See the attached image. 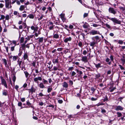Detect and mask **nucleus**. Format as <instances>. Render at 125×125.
I'll return each mask as SVG.
<instances>
[{"label": "nucleus", "mask_w": 125, "mask_h": 125, "mask_svg": "<svg viewBox=\"0 0 125 125\" xmlns=\"http://www.w3.org/2000/svg\"><path fill=\"white\" fill-rule=\"evenodd\" d=\"M5 2V7L8 9H11L12 6L11 5V3L9 0H4Z\"/></svg>", "instance_id": "f257e3e1"}, {"label": "nucleus", "mask_w": 125, "mask_h": 125, "mask_svg": "<svg viewBox=\"0 0 125 125\" xmlns=\"http://www.w3.org/2000/svg\"><path fill=\"white\" fill-rule=\"evenodd\" d=\"M1 84L4 86L6 88H7L8 86L6 80L1 77Z\"/></svg>", "instance_id": "f03ea898"}, {"label": "nucleus", "mask_w": 125, "mask_h": 125, "mask_svg": "<svg viewBox=\"0 0 125 125\" xmlns=\"http://www.w3.org/2000/svg\"><path fill=\"white\" fill-rule=\"evenodd\" d=\"M42 80V78L40 76H38L37 77H35L34 79V81L35 83H37L38 84H39L38 80L41 81Z\"/></svg>", "instance_id": "7ed1b4c3"}, {"label": "nucleus", "mask_w": 125, "mask_h": 125, "mask_svg": "<svg viewBox=\"0 0 125 125\" xmlns=\"http://www.w3.org/2000/svg\"><path fill=\"white\" fill-rule=\"evenodd\" d=\"M110 19L113 21L114 22L118 24H120L121 22L117 20L115 18H110Z\"/></svg>", "instance_id": "20e7f679"}, {"label": "nucleus", "mask_w": 125, "mask_h": 125, "mask_svg": "<svg viewBox=\"0 0 125 125\" xmlns=\"http://www.w3.org/2000/svg\"><path fill=\"white\" fill-rule=\"evenodd\" d=\"M109 11L110 13L115 14L116 13V12L113 8H110L109 9Z\"/></svg>", "instance_id": "39448f33"}, {"label": "nucleus", "mask_w": 125, "mask_h": 125, "mask_svg": "<svg viewBox=\"0 0 125 125\" xmlns=\"http://www.w3.org/2000/svg\"><path fill=\"white\" fill-rule=\"evenodd\" d=\"M22 25L23 26V27H24L23 28V29H25V28H26L27 29V30H25L23 29V31H26V32H27V31L28 32L29 31V28L28 27H27V25L26 23L25 22H23L22 24Z\"/></svg>", "instance_id": "423d86ee"}, {"label": "nucleus", "mask_w": 125, "mask_h": 125, "mask_svg": "<svg viewBox=\"0 0 125 125\" xmlns=\"http://www.w3.org/2000/svg\"><path fill=\"white\" fill-rule=\"evenodd\" d=\"M72 40V38L70 37L65 38L64 40V42L65 43H67L68 42H70Z\"/></svg>", "instance_id": "0eeeda50"}, {"label": "nucleus", "mask_w": 125, "mask_h": 125, "mask_svg": "<svg viewBox=\"0 0 125 125\" xmlns=\"http://www.w3.org/2000/svg\"><path fill=\"white\" fill-rule=\"evenodd\" d=\"M92 40L94 41L96 43H97L98 41H99V38L98 36H96L94 37H93L92 38Z\"/></svg>", "instance_id": "6e6552de"}, {"label": "nucleus", "mask_w": 125, "mask_h": 125, "mask_svg": "<svg viewBox=\"0 0 125 125\" xmlns=\"http://www.w3.org/2000/svg\"><path fill=\"white\" fill-rule=\"evenodd\" d=\"M98 33L97 31L94 30H92L90 32V34L93 35L97 34Z\"/></svg>", "instance_id": "1a4fd4ad"}, {"label": "nucleus", "mask_w": 125, "mask_h": 125, "mask_svg": "<svg viewBox=\"0 0 125 125\" xmlns=\"http://www.w3.org/2000/svg\"><path fill=\"white\" fill-rule=\"evenodd\" d=\"M2 94L3 95L5 96L8 95V91L5 89H4L2 92Z\"/></svg>", "instance_id": "9d476101"}, {"label": "nucleus", "mask_w": 125, "mask_h": 125, "mask_svg": "<svg viewBox=\"0 0 125 125\" xmlns=\"http://www.w3.org/2000/svg\"><path fill=\"white\" fill-rule=\"evenodd\" d=\"M31 30H33L34 31H37L38 29V27L37 26L34 27V26H32L31 27Z\"/></svg>", "instance_id": "9b49d317"}, {"label": "nucleus", "mask_w": 125, "mask_h": 125, "mask_svg": "<svg viewBox=\"0 0 125 125\" xmlns=\"http://www.w3.org/2000/svg\"><path fill=\"white\" fill-rule=\"evenodd\" d=\"M123 109V108L120 105L116 106L115 108V110L116 111L118 110L122 111Z\"/></svg>", "instance_id": "f8f14e48"}, {"label": "nucleus", "mask_w": 125, "mask_h": 125, "mask_svg": "<svg viewBox=\"0 0 125 125\" xmlns=\"http://www.w3.org/2000/svg\"><path fill=\"white\" fill-rule=\"evenodd\" d=\"M96 43L93 40L91 42L89 43L90 46H92L93 48L95 46V45Z\"/></svg>", "instance_id": "ddd939ff"}, {"label": "nucleus", "mask_w": 125, "mask_h": 125, "mask_svg": "<svg viewBox=\"0 0 125 125\" xmlns=\"http://www.w3.org/2000/svg\"><path fill=\"white\" fill-rule=\"evenodd\" d=\"M63 87L65 88H67L68 86V84L66 82H64L62 85Z\"/></svg>", "instance_id": "4468645a"}, {"label": "nucleus", "mask_w": 125, "mask_h": 125, "mask_svg": "<svg viewBox=\"0 0 125 125\" xmlns=\"http://www.w3.org/2000/svg\"><path fill=\"white\" fill-rule=\"evenodd\" d=\"M23 58L24 60L26 59L28 60V53L27 52H25L23 56Z\"/></svg>", "instance_id": "2eb2a0df"}, {"label": "nucleus", "mask_w": 125, "mask_h": 125, "mask_svg": "<svg viewBox=\"0 0 125 125\" xmlns=\"http://www.w3.org/2000/svg\"><path fill=\"white\" fill-rule=\"evenodd\" d=\"M58 58L56 59H54L52 60V62L54 64H55L58 63Z\"/></svg>", "instance_id": "dca6fc26"}, {"label": "nucleus", "mask_w": 125, "mask_h": 125, "mask_svg": "<svg viewBox=\"0 0 125 125\" xmlns=\"http://www.w3.org/2000/svg\"><path fill=\"white\" fill-rule=\"evenodd\" d=\"M82 61L84 62H87V57L86 56L83 57L82 58Z\"/></svg>", "instance_id": "f3484780"}, {"label": "nucleus", "mask_w": 125, "mask_h": 125, "mask_svg": "<svg viewBox=\"0 0 125 125\" xmlns=\"http://www.w3.org/2000/svg\"><path fill=\"white\" fill-rule=\"evenodd\" d=\"M10 15H7L6 16H5V20H7V21H8L9 19H10ZM6 20H4L3 21V22L4 23H5V22Z\"/></svg>", "instance_id": "a211bd4d"}, {"label": "nucleus", "mask_w": 125, "mask_h": 125, "mask_svg": "<svg viewBox=\"0 0 125 125\" xmlns=\"http://www.w3.org/2000/svg\"><path fill=\"white\" fill-rule=\"evenodd\" d=\"M42 83H40L39 84V86L40 88H43L45 87Z\"/></svg>", "instance_id": "6ab92c4d"}, {"label": "nucleus", "mask_w": 125, "mask_h": 125, "mask_svg": "<svg viewBox=\"0 0 125 125\" xmlns=\"http://www.w3.org/2000/svg\"><path fill=\"white\" fill-rule=\"evenodd\" d=\"M28 90L31 91L32 93L33 92H35L36 91L35 89L32 86L31 87V89H28Z\"/></svg>", "instance_id": "aec40b11"}, {"label": "nucleus", "mask_w": 125, "mask_h": 125, "mask_svg": "<svg viewBox=\"0 0 125 125\" xmlns=\"http://www.w3.org/2000/svg\"><path fill=\"white\" fill-rule=\"evenodd\" d=\"M52 90V88L51 86H49L48 88L47 92L48 93L50 92Z\"/></svg>", "instance_id": "412c9836"}, {"label": "nucleus", "mask_w": 125, "mask_h": 125, "mask_svg": "<svg viewBox=\"0 0 125 125\" xmlns=\"http://www.w3.org/2000/svg\"><path fill=\"white\" fill-rule=\"evenodd\" d=\"M2 60L3 61V62L4 63L5 66L6 67L7 65V62L6 60L5 59H2Z\"/></svg>", "instance_id": "4be33fe9"}, {"label": "nucleus", "mask_w": 125, "mask_h": 125, "mask_svg": "<svg viewBox=\"0 0 125 125\" xmlns=\"http://www.w3.org/2000/svg\"><path fill=\"white\" fill-rule=\"evenodd\" d=\"M83 27L84 28H86L88 27V24L86 22H85L83 26Z\"/></svg>", "instance_id": "5701e85b"}, {"label": "nucleus", "mask_w": 125, "mask_h": 125, "mask_svg": "<svg viewBox=\"0 0 125 125\" xmlns=\"http://www.w3.org/2000/svg\"><path fill=\"white\" fill-rule=\"evenodd\" d=\"M25 6L24 5H21L19 9V10L21 11H22L25 9Z\"/></svg>", "instance_id": "b1692460"}, {"label": "nucleus", "mask_w": 125, "mask_h": 125, "mask_svg": "<svg viewBox=\"0 0 125 125\" xmlns=\"http://www.w3.org/2000/svg\"><path fill=\"white\" fill-rule=\"evenodd\" d=\"M53 38L55 39H58L59 37V35L57 34H53Z\"/></svg>", "instance_id": "393cba45"}, {"label": "nucleus", "mask_w": 125, "mask_h": 125, "mask_svg": "<svg viewBox=\"0 0 125 125\" xmlns=\"http://www.w3.org/2000/svg\"><path fill=\"white\" fill-rule=\"evenodd\" d=\"M28 17H29L30 19H33L34 18V16L32 14H29L28 16Z\"/></svg>", "instance_id": "a878e982"}, {"label": "nucleus", "mask_w": 125, "mask_h": 125, "mask_svg": "<svg viewBox=\"0 0 125 125\" xmlns=\"http://www.w3.org/2000/svg\"><path fill=\"white\" fill-rule=\"evenodd\" d=\"M103 98H104L103 99L104 102H105L107 101L108 99L106 95H105L104 97H103Z\"/></svg>", "instance_id": "bb28decb"}, {"label": "nucleus", "mask_w": 125, "mask_h": 125, "mask_svg": "<svg viewBox=\"0 0 125 125\" xmlns=\"http://www.w3.org/2000/svg\"><path fill=\"white\" fill-rule=\"evenodd\" d=\"M78 45L81 48H82L83 46L82 42L80 41L78 43Z\"/></svg>", "instance_id": "cd10ccee"}, {"label": "nucleus", "mask_w": 125, "mask_h": 125, "mask_svg": "<svg viewBox=\"0 0 125 125\" xmlns=\"http://www.w3.org/2000/svg\"><path fill=\"white\" fill-rule=\"evenodd\" d=\"M43 80V83L44 84H47L48 83V81L44 79H42Z\"/></svg>", "instance_id": "c85d7f7f"}, {"label": "nucleus", "mask_w": 125, "mask_h": 125, "mask_svg": "<svg viewBox=\"0 0 125 125\" xmlns=\"http://www.w3.org/2000/svg\"><path fill=\"white\" fill-rule=\"evenodd\" d=\"M18 57L17 56H14L13 57L12 59L13 61H16L17 59V58Z\"/></svg>", "instance_id": "c756f323"}, {"label": "nucleus", "mask_w": 125, "mask_h": 125, "mask_svg": "<svg viewBox=\"0 0 125 125\" xmlns=\"http://www.w3.org/2000/svg\"><path fill=\"white\" fill-rule=\"evenodd\" d=\"M43 38L42 37L40 38L39 39V43H42L43 42Z\"/></svg>", "instance_id": "7c9ffc66"}, {"label": "nucleus", "mask_w": 125, "mask_h": 125, "mask_svg": "<svg viewBox=\"0 0 125 125\" xmlns=\"http://www.w3.org/2000/svg\"><path fill=\"white\" fill-rule=\"evenodd\" d=\"M95 65L96 67L97 68H98L99 67H101V64L98 63V64H95Z\"/></svg>", "instance_id": "2f4dec72"}, {"label": "nucleus", "mask_w": 125, "mask_h": 125, "mask_svg": "<svg viewBox=\"0 0 125 125\" xmlns=\"http://www.w3.org/2000/svg\"><path fill=\"white\" fill-rule=\"evenodd\" d=\"M24 73L26 77V78H27L29 74L28 73L27 71H26L24 72Z\"/></svg>", "instance_id": "473e14b6"}, {"label": "nucleus", "mask_w": 125, "mask_h": 125, "mask_svg": "<svg viewBox=\"0 0 125 125\" xmlns=\"http://www.w3.org/2000/svg\"><path fill=\"white\" fill-rule=\"evenodd\" d=\"M5 18V16L4 15H1V17L0 18V20H3Z\"/></svg>", "instance_id": "72a5a7b5"}, {"label": "nucleus", "mask_w": 125, "mask_h": 125, "mask_svg": "<svg viewBox=\"0 0 125 125\" xmlns=\"http://www.w3.org/2000/svg\"><path fill=\"white\" fill-rule=\"evenodd\" d=\"M26 104L27 105H29L30 107H31L32 108H33V106H31V104L30 103V102H29V101L28 100L27 101Z\"/></svg>", "instance_id": "f704fd0d"}, {"label": "nucleus", "mask_w": 125, "mask_h": 125, "mask_svg": "<svg viewBox=\"0 0 125 125\" xmlns=\"http://www.w3.org/2000/svg\"><path fill=\"white\" fill-rule=\"evenodd\" d=\"M16 79V77L15 75H14L13 77V81L14 83H15Z\"/></svg>", "instance_id": "c9c22d12"}, {"label": "nucleus", "mask_w": 125, "mask_h": 125, "mask_svg": "<svg viewBox=\"0 0 125 125\" xmlns=\"http://www.w3.org/2000/svg\"><path fill=\"white\" fill-rule=\"evenodd\" d=\"M76 74V73L74 71H72L71 73V76H73Z\"/></svg>", "instance_id": "e433bc0d"}, {"label": "nucleus", "mask_w": 125, "mask_h": 125, "mask_svg": "<svg viewBox=\"0 0 125 125\" xmlns=\"http://www.w3.org/2000/svg\"><path fill=\"white\" fill-rule=\"evenodd\" d=\"M24 38L23 37H21L20 39V42L21 43H23L24 41Z\"/></svg>", "instance_id": "4c0bfd02"}, {"label": "nucleus", "mask_w": 125, "mask_h": 125, "mask_svg": "<svg viewBox=\"0 0 125 125\" xmlns=\"http://www.w3.org/2000/svg\"><path fill=\"white\" fill-rule=\"evenodd\" d=\"M91 91L92 92V93H93L95 91V89L93 87H92L91 88Z\"/></svg>", "instance_id": "58836bf2"}, {"label": "nucleus", "mask_w": 125, "mask_h": 125, "mask_svg": "<svg viewBox=\"0 0 125 125\" xmlns=\"http://www.w3.org/2000/svg\"><path fill=\"white\" fill-rule=\"evenodd\" d=\"M73 66L70 67L69 68L68 70L69 71H71L73 69Z\"/></svg>", "instance_id": "ea45409f"}, {"label": "nucleus", "mask_w": 125, "mask_h": 125, "mask_svg": "<svg viewBox=\"0 0 125 125\" xmlns=\"http://www.w3.org/2000/svg\"><path fill=\"white\" fill-rule=\"evenodd\" d=\"M65 14L64 13H61L60 15V16L61 17V18H63L65 17Z\"/></svg>", "instance_id": "a19ab883"}, {"label": "nucleus", "mask_w": 125, "mask_h": 125, "mask_svg": "<svg viewBox=\"0 0 125 125\" xmlns=\"http://www.w3.org/2000/svg\"><path fill=\"white\" fill-rule=\"evenodd\" d=\"M117 114L118 117H120L122 115V114L119 112H117Z\"/></svg>", "instance_id": "79ce46f5"}, {"label": "nucleus", "mask_w": 125, "mask_h": 125, "mask_svg": "<svg viewBox=\"0 0 125 125\" xmlns=\"http://www.w3.org/2000/svg\"><path fill=\"white\" fill-rule=\"evenodd\" d=\"M61 19H62V21H63V22H64L65 21H66V19L65 18V17L63 18H61Z\"/></svg>", "instance_id": "37998d69"}, {"label": "nucleus", "mask_w": 125, "mask_h": 125, "mask_svg": "<svg viewBox=\"0 0 125 125\" xmlns=\"http://www.w3.org/2000/svg\"><path fill=\"white\" fill-rule=\"evenodd\" d=\"M69 84L70 85H72L73 84V81L71 80H69Z\"/></svg>", "instance_id": "c03bdc74"}, {"label": "nucleus", "mask_w": 125, "mask_h": 125, "mask_svg": "<svg viewBox=\"0 0 125 125\" xmlns=\"http://www.w3.org/2000/svg\"><path fill=\"white\" fill-rule=\"evenodd\" d=\"M54 26V25H52L51 26H50V27H49V29L50 30H53Z\"/></svg>", "instance_id": "a18cd8bd"}, {"label": "nucleus", "mask_w": 125, "mask_h": 125, "mask_svg": "<svg viewBox=\"0 0 125 125\" xmlns=\"http://www.w3.org/2000/svg\"><path fill=\"white\" fill-rule=\"evenodd\" d=\"M101 26V25H100L98 24H93V27H97L98 26Z\"/></svg>", "instance_id": "49530a36"}, {"label": "nucleus", "mask_w": 125, "mask_h": 125, "mask_svg": "<svg viewBox=\"0 0 125 125\" xmlns=\"http://www.w3.org/2000/svg\"><path fill=\"white\" fill-rule=\"evenodd\" d=\"M13 14L14 15H17L18 14H19V13H18L17 11H15L14 12Z\"/></svg>", "instance_id": "de8ad7c7"}, {"label": "nucleus", "mask_w": 125, "mask_h": 125, "mask_svg": "<svg viewBox=\"0 0 125 125\" xmlns=\"http://www.w3.org/2000/svg\"><path fill=\"white\" fill-rule=\"evenodd\" d=\"M63 48H58L57 50L58 51H61L63 50Z\"/></svg>", "instance_id": "09e8293b"}, {"label": "nucleus", "mask_w": 125, "mask_h": 125, "mask_svg": "<svg viewBox=\"0 0 125 125\" xmlns=\"http://www.w3.org/2000/svg\"><path fill=\"white\" fill-rule=\"evenodd\" d=\"M56 92H53L52 93V96H54L56 95Z\"/></svg>", "instance_id": "8fccbe9b"}, {"label": "nucleus", "mask_w": 125, "mask_h": 125, "mask_svg": "<svg viewBox=\"0 0 125 125\" xmlns=\"http://www.w3.org/2000/svg\"><path fill=\"white\" fill-rule=\"evenodd\" d=\"M97 99V98H94V97H92L91 99V100L92 101H95Z\"/></svg>", "instance_id": "3c124183"}, {"label": "nucleus", "mask_w": 125, "mask_h": 125, "mask_svg": "<svg viewBox=\"0 0 125 125\" xmlns=\"http://www.w3.org/2000/svg\"><path fill=\"white\" fill-rule=\"evenodd\" d=\"M88 14L87 13H84L83 15L84 18L85 17H87V16H88Z\"/></svg>", "instance_id": "603ef678"}, {"label": "nucleus", "mask_w": 125, "mask_h": 125, "mask_svg": "<svg viewBox=\"0 0 125 125\" xmlns=\"http://www.w3.org/2000/svg\"><path fill=\"white\" fill-rule=\"evenodd\" d=\"M58 102L60 104H62L63 102V101L62 100H59L58 101Z\"/></svg>", "instance_id": "864d4df0"}, {"label": "nucleus", "mask_w": 125, "mask_h": 125, "mask_svg": "<svg viewBox=\"0 0 125 125\" xmlns=\"http://www.w3.org/2000/svg\"><path fill=\"white\" fill-rule=\"evenodd\" d=\"M87 53V52L86 50H84L83 52V54L84 55H85Z\"/></svg>", "instance_id": "5fc2aeb1"}, {"label": "nucleus", "mask_w": 125, "mask_h": 125, "mask_svg": "<svg viewBox=\"0 0 125 125\" xmlns=\"http://www.w3.org/2000/svg\"><path fill=\"white\" fill-rule=\"evenodd\" d=\"M15 46H13L11 47V51H13L14 50V47Z\"/></svg>", "instance_id": "6e6d98bb"}, {"label": "nucleus", "mask_w": 125, "mask_h": 125, "mask_svg": "<svg viewBox=\"0 0 125 125\" xmlns=\"http://www.w3.org/2000/svg\"><path fill=\"white\" fill-rule=\"evenodd\" d=\"M110 59L112 61H113L114 60L113 56V55H111L110 57Z\"/></svg>", "instance_id": "4d7b16f0"}, {"label": "nucleus", "mask_w": 125, "mask_h": 125, "mask_svg": "<svg viewBox=\"0 0 125 125\" xmlns=\"http://www.w3.org/2000/svg\"><path fill=\"white\" fill-rule=\"evenodd\" d=\"M119 66L121 70H123L124 69V68L121 65H119Z\"/></svg>", "instance_id": "13d9d810"}, {"label": "nucleus", "mask_w": 125, "mask_h": 125, "mask_svg": "<svg viewBox=\"0 0 125 125\" xmlns=\"http://www.w3.org/2000/svg\"><path fill=\"white\" fill-rule=\"evenodd\" d=\"M38 95L39 96H44V95L41 92Z\"/></svg>", "instance_id": "bf43d9fd"}, {"label": "nucleus", "mask_w": 125, "mask_h": 125, "mask_svg": "<svg viewBox=\"0 0 125 125\" xmlns=\"http://www.w3.org/2000/svg\"><path fill=\"white\" fill-rule=\"evenodd\" d=\"M48 106L49 107H52L53 108L54 107V105L52 104L49 105Z\"/></svg>", "instance_id": "052dcab7"}, {"label": "nucleus", "mask_w": 125, "mask_h": 125, "mask_svg": "<svg viewBox=\"0 0 125 125\" xmlns=\"http://www.w3.org/2000/svg\"><path fill=\"white\" fill-rule=\"evenodd\" d=\"M118 43L120 44H122L123 43V41L122 40H119Z\"/></svg>", "instance_id": "680f3d73"}, {"label": "nucleus", "mask_w": 125, "mask_h": 125, "mask_svg": "<svg viewBox=\"0 0 125 125\" xmlns=\"http://www.w3.org/2000/svg\"><path fill=\"white\" fill-rule=\"evenodd\" d=\"M32 64L34 67H35L36 65V63L35 62H33L32 63Z\"/></svg>", "instance_id": "e2e57ef3"}, {"label": "nucleus", "mask_w": 125, "mask_h": 125, "mask_svg": "<svg viewBox=\"0 0 125 125\" xmlns=\"http://www.w3.org/2000/svg\"><path fill=\"white\" fill-rule=\"evenodd\" d=\"M27 84L26 83H24L23 86V87L24 88H26L27 86Z\"/></svg>", "instance_id": "0e129e2a"}, {"label": "nucleus", "mask_w": 125, "mask_h": 125, "mask_svg": "<svg viewBox=\"0 0 125 125\" xmlns=\"http://www.w3.org/2000/svg\"><path fill=\"white\" fill-rule=\"evenodd\" d=\"M21 101L23 102H24L25 101V98H23L21 99Z\"/></svg>", "instance_id": "69168bd1"}, {"label": "nucleus", "mask_w": 125, "mask_h": 125, "mask_svg": "<svg viewBox=\"0 0 125 125\" xmlns=\"http://www.w3.org/2000/svg\"><path fill=\"white\" fill-rule=\"evenodd\" d=\"M19 86L18 85H16L15 87V88L17 91L18 90V88H19Z\"/></svg>", "instance_id": "338daca9"}, {"label": "nucleus", "mask_w": 125, "mask_h": 125, "mask_svg": "<svg viewBox=\"0 0 125 125\" xmlns=\"http://www.w3.org/2000/svg\"><path fill=\"white\" fill-rule=\"evenodd\" d=\"M25 39H26L27 41H28L29 40H30V39L29 36H27V37H26L25 38Z\"/></svg>", "instance_id": "774afa93"}]
</instances>
